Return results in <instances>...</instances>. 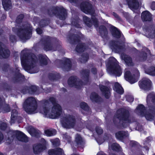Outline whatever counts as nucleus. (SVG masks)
Masks as SVG:
<instances>
[{
  "label": "nucleus",
  "instance_id": "nucleus-1",
  "mask_svg": "<svg viewBox=\"0 0 155 155\" xmlns=\"http://www.w3.org/2000/svg\"><path fill=\"white\" fill-rule=\"evenodd\" d=\"M43 107H38L36 99L30 97L24 102L23 107L28 114H35L39 112L44 117L52 119L57 118L61 113V107L56 103L54 97H51L49 101H45Z\"/></svg>",
  "mask_w": 155,
  "mask_h": 155
},
{
  "label": "nucleus",
  "instance_id": "nucleus-2",
  "mask_svg": "<svg viewBox=\"0 0 155 155\" xmlns=\"http://www.w3.org/2000/svg\"><path fill=\"white\" fill-rule=\"evenodd\" d=\"M24 51L21 53V60L22 66L24 68L28 70H32V73H36L38 71H34L36 63H38L37 58L34 54L27 56L23 54Z\"/></svg>",
  "mask_w": 155,
  "mask_h": 155
},
{
  "label": "nucleus",
  "instance_id": "nucleus-3",
  "mask_svg": "<svg viewBox=\"0 0 155 155\" xmlns=\"http://www.w3.org/2000/svg\"><path fill=\"white\" fill-rule=\"evenodd\" d=\"M109 60L110 61L107 64L108 72L116 76H120L122 73V71L115 59L114 58H111Z\"/></svg>",
  "mask_w": 155,
  "mask_h": 155
},
{
  "label": "nucleus",
  "instance_id": "nucleus-4",
  "mask_svg": "<svg viewBox=\"0 0 155 155\" xmlns=\"http://www.w3.org/2000/svg\"><path fill=\"white\" fill-rule=\"evenodd\" d=\"M136 112L140 116H145L146 119L149 120H153L155 116V107H153L150 109L149 111L146 112L145 107L142 105H140L137 108Z\"/></svg>",
  "mask_w": 155,
  "mask_h": 155
},
{
  "label": "nucleus",
  "instance_id": "nucleus-5",
  "mask_svg": "<svg viewBox=\"0 0 155 155\" xmlns=\"http://www.w3.org/2000/svg\"><path fill=\"white\" fill-rule=\"evenodd\" d=\"M140 75L139 71L137 69L133 70L131 72L126 70L124 77L126 80L131 84H133L137 81Z\"/></svg>",
  "mask_w": 155,
  "mask_h": 155
},
{
  "label": "nucleus",
  "instance_id": "nucleus-6",
  "mask_svg": "<svg viewBox=\"0 0 155 155\" xmlns=\"http://www.w3.org/2000/svg\"><path fill=\"white\" fill-rule=\"evenodd\" d=\"M121 110H118L117 112L116 117L120 120L121 118L122 125L124 127L129 125V124L133 121H131V118L128 114H125L121 112Z\"/></svg>",
  "mask_w": 155,
  "mask_h": 155
},
{
  "label": "nucleus",
  "instance_id": "nucleus-7",
  "mask_svg": "<svg viewBox=\"0 0 155 155\" xmlns=\"http://www.w3.org/2000/svg\"><path fill=\"white\" fill-rule=\"evenodd\" d=\"M61 123L64 127L70 128L74 127L75 124L76 122L74 117L69 115L64 118Z\"/></svg>",
  "mask_w": 155,
  "mask_h": 155
},
{
  "label": "nucleus",
  "instance_id": "nucleus-8",
  "mask_svg": "<svg viewBox=\"0 0 155 155\" xmlns=\"http://www.w3.org/2000/svg\"><path fill=\"white\" fill-rule=\"evenodd\" d=\"M17 34L21 40H24L28 38V36L31 34V30L28 28L20 29L17 30Z\"/></svg>",
  "mask_w": 155,
  "mask_h": 155
},
{
  "label": "nucleus",
  "instance_id": "nucleus-9",
  "mask_svg": "<svg viewBox=\"0 0 155 155\" xmlns=\"http://www.w3.org/2000/svg\"><path fill=\"white\" fill-rule=\"evenodd\" d=\"M81 10L86 14H92L93 12L91 5L88 0H86L84 3L81 5Z\"/></svg>",
  "mask_w": 155,
  "mask_h": 155
},
{
  "label": "nucleus",
  "instance_id": "nucleus-10",
  "mask_svg": "<svg viewBox=\"0 0 155 155\" xmlns=\"http://www.w3.org/2000/svg\"><path fill=\"white\" fill-rule=\"evenodd\" d=\"M68 83L70 86H74L75 87L78 88L79 85L82 84L81 82L78 80L76 77H71L68 79Z\"/></svg>",
  "mask_w": 155,
  "mask_h": 155
},
{
  "label": "nucleus",
  "instance_id": "nucleus-11",
  "mask_svg": "<svg viewBox=\"0 0 155 155\" xmlns=\"http://www.w3.org/2000/svg\"><path fill=\"white\" fill-rule=\"evenodd\" d=\"M151 85V81L147 78H144L139 82V85L141 88L147 89L150 87Z\"/></svg>",
  "mask_w": 155,
  "mask_h": 155
},
{
  "label": "nucleus",
  "instance_id": "nucleus-12",
  "mask_svg": "<svg viewBox=\"0 0 155 155\" xmlns=\"http://www.w3.org/2000/svg\"><path fill=\"white\" fill-rule=\"evenodd\" d=\"M17 139L19 140L24 142H27L28 139L26 136L20 131L17 130L14 132Z\"/></svg>",
  "mask_w": 155,
  "mask_h": 155
},
{
  "label": "nucleus",
  "instance_id": "nucleus-13",
  "mask_svg": "<svg viewBox=\"0 0 155 155\" xmlns=\"http://www.w3.org/2000/svg\"><path fill=\"white\" fill-rule=\"evenodd\" d=\"M110 47L112 50L117 53H119L123 49L121 45H119L117 42H112L110 43Z\"/></svg>",
  "mask_w": 155,
  "mask_h": 155
},
{
  "label": "nucleus",
  "instance_id": "nucleus-14",
  "mask_svg": "<svg viewBox=\"0 0 155 155\" xmlns=\"http://www.w3.org/2000/svg\"><path fill=\"white\" fill-rule=\"evenodd\" d=\"M10 53L9 50L2 48L1 44L0 43V58H8L9 56Z\"/></svg>",
  "mask_w": 155,
  "mask_h": 155
},
{
  "label": "nucleus",
  "instance_id": "nucleus-15",
  "mask_svg": "<svg viewBox=\"0 0 155 155\" xmlns=\"http://www.w3.org/2000/svg\"><path fill=\"white\" fill-rule=\"evenodd\" d=\"M127 1L131 9H137L138 8L140 4L137 0H127Z\"/></svg>",
  "mask_w": 155,
  "mask_h": 155
},
{
  "label": "nucleus",
  "instance_id": "nucleus-16",
  "mask_svg": "<svg viewBox=\"0 0 155 155\" xmlns=\"http://www.w3.org/2000/svg\"><path fill=\"white\" fill-rule=\"evenodd\" d=\"M45 149V146L41 144L35 145L33 147L34 152L35 154H39Z\"/></svg>",
  "mask_w": 155,
  "mask_h": 155
},
{
  "label": "nucleus",
  "instance_id": "nucleus-17",
  "mask_svg": "<svg viewBox=\"0 0 155 155\" xmlns=\"http://www.w3.org/2000/svg\"><path fill=\"white\" fill-rule=\"evenodd\" d=\"M121 56L122 59L128 65L132 66L133 65L132 59L130 57L124 54H122Z\"/></svg>",
  "mask_w": 155,
  "mask_h": 155
},
{
  "label": "nucleus",
  "instance_id": "nucleus-18",
  "mask_svg": "<svg viewBox=\"0 0 155 155\" xmlns=\"http://www.w3.org/2000/svg\"><path fill=\"white\" fill-rule=\"evenodd\" d=\"M100 89L105 97L107 98H108L110 96V89L104 86H101Z\"/></svg>",
  "mask_w": 155,
  "mask_h": 155
},
{
  "label": "nucleus",
  "instance_id": "nucleus-19",
  "mask_svg": "<svg viewBox=\"0 0 155 155\" xmlns=\"http://www.w3.org/2000/svg\"><path fill=\"white\" fill-rule=\"evenodd\" d=\"M141 17L143 21H150L151 19V15L148 11H147L142 12Z\"/></svg>",
  "mask_w": 155,
  "mask_h": 155
},
{
  "label": "nucleus",
  "instance_id": "nucleus-20",
  "mask_svg": "<svg viewBox=\"0 0 155 155\" xmlns=\"http://www.w3.org/2000/svg\"><path fill=\"white\" fill-rule=\"evenodd\" d=\"M63 153L62 150L61 148H57L56 150H50L48 151L49 155H60Z\"/></svg>",
  "mask_w": 155,
  "mask_h": 155
},
{
  "label": "nucleus",
  "instance_id": "nucleus-21",
  "mask_svg": "<svg viewBox=\"0 0 155 155\" xmlns=\"http://www.w3.org/2000/svg\"><path fill=\"white\" fill-rule=\"evenodd\" d=\"M128 135V133L124 131H119L116 134V137L119 140H122L125 137H127Z\"/></svg>",
  "mask_w": 155,
  "mask_h": 155
},
{
  "label": "nucleus",
  "instance_id": "nucleus-22",
  "mask_svg": "<svg viewBox=\"0 0 155 155\" xmlns=\"http://www.w3.org/2000/svg\"><path fill=\"white\" fill-rule=\"evenodd\" d=\"M18 112L16 110H13L11 113V120L10 122L11 123H14L15 121L17 118H20L19 117H18Z\"/></svg>",
  "mask_w": 155,
  "mask_h": 155
},
{
  "label": "nucleus",
  "instance_id": "nucleus-23",
  "mask_svg": "<svg viewBox=\"0 0 155 155\" xmlns=\"http://www.w3.org/2000/svg\"><path fill=\"white\" fill-rule=\"evenodd\" d=\"M2 4L4 9L7 10L11 7V2L10 0H2Z\"/></svg>",
  "mask_w": 155,
  "mask_h": 155
},
{
  "label": "nucleus",
  "instance_id": "nucleus-24",
  "mask_svg": "<svg viewBox=\"0 0 155 155\" xmlns=\"http://www.w3.org/2000/svg\"><path fill=\"white\" fill-rule=\"evenodd\" d=\"M114 90L117 93L122 94L123 93V89L118 83H116L115 84Z\"/></svg>",
  "mask_w": 155,
  "mask_h": 155
},
{
  "label": "nucleus",
  "instance_id": "nucleus-25",
  "mask_svg": "<svg viewBox=\"0 0 155 155\" xmlns=\"http://www.w3.org/2000/svg\"><path fill=\"white\" fill-rule=\"evenodd\" d=\"M147 103L151 101L155 103V93L153 92L149 94L147 96Z\"/></svg>",
  "mask_w": 155,
  "mask_h": 155
},
{
  "label": "nucleus",
  "instance_id": "nucleus-26",
  "mask_svg": "<svg viewBox=\"0 0 155 155\" xmlns=\"http://www.w3.org/2000/svg\"><path fill=\"white\" fill-rule=\"evenodd\" d=\"M145 72L149 75L155 76V67H150L149 69H145Z\"/></svg>",
  "mask_w": 155,
  "mask_h": 155
},
{
  "label": "nucleus",
  "instance_id": "nucleus-27",
  "mask_svg": "<svg viewBox=\"0 0 155 155\" xmlns=\"http://www.w3.org/2000/svg\"><path fill=\"white\" fill-rule=\"evenodd\" d=\"M112 34L113 36L115 38H119L120 36V33L116 28H112Z\"/></svg>",
  "mask_w": 155,
  "mask_h": 155
},
{
  "label": "nucleus",
  "instance_id": "nucleus-28",
  "mask_svg": "<svg viewBox=\"0 0 155 155\" xmlns=\"http://www.w3.org/2000/svg\"><path fill=\"white\" fill-rule=\"evenodd\" d=\"M39 59L40 63L41 65H45L47 64V61L46 57L41 55L39 57Z\"/></svg>",
  "mask_w": 155,
  "mask_h": 155
},
{
  "label": "nucleus",
  "instance_id": "nucleus-29",
  "mask_svg": "<svg viewBox=\"0 0 155 155\" xmlns=\"http://www.w3.org/2000/svg\"><path fill=\"white\" fill-rule=\"evenodd\" d=\"M109 148L110 149H112L116 151H120L121 150V147L117 143H114L112 145L109 144Z\"/></svg>",
  "mask_w": 155,
  "mask_h": 155
},
{
  "label": "nucleus",
  "instance_id": "nucleus-30",
  "mask_svg": "<svg viewBox=\"0 0 155 155\" xmlns=\"http://www.w3.org/2000/svg\"><path fill=\"white\" fill-rule=\"evenodd\" d=\"M56 131L54 129L48 130L45 131V135L48 136H51L56 134Z\"/></svg>",
  "mask_w": 155,
  "mask_h": 155
},
{
  "label": "nucleus",
  "instance_id": "nucleus-31",
  "mask_svg": "<svg viewBox=\"0 0 155 155\" xmlns=\"http://www.w3.org/2000/svg\"><path fill=\"white\" fill-rule=\"evenodd\" d=\"M61 14L59 16V18L61 20H64L67 16L66 10L63 8H61Z\"/></svg>",
  "mask_w": 155,
  "mask_h": 155
},
{
  "label": "nucleus",
  "instance_id": "nucleus-32",
  "mask_svg": "<svg viewBox=\"0 0 155 155\" xmlns=\"http://www.w3.org/2000/svg\"><path fill=\"white\" fill-rule=\"evenodd\" d=\"M75 141L78 145H81L83 143L82 138L78 134H77L76 135Z\"/></svg>",
  "mask_w": 155,
  "mask_h": 155
},
{
  "label": "nucleus",
  "instance_id": "nucleus-33",
  "mask_svg": "<svg viewBox=\"0 0 155 155\" xmlns=\"http://www.w3.org/2000/svg\"><path fill=\"white\" fill-rule=\"evenodd\" d=\"M98 98L97 94L95 93H92L91 95L90 99L93 101H97Z\"/></svg>",
  "mask_w": 155,
  "mask_h": 155
},
{
  "label": "nucleus",
  "instance_id": "nucleus-34",
  "mask_svg": "<svg viewBox=\"0 0 155 155\" xmlns=\"http://www.w3.org/2000/svg\"><path fill=\"white\" fill-rule=\"evenodd\" d=\"M84 48L83 44H80L78 45L76 47V51L78 52H80L84 51Z\"/></svg>",
  "mask_w": 155,
  "mask_h": 155
},
{
  "label": "nucleus",
  "instance_id": "nucleus-35",
  "mask_svg": "<svg viewBox=\"0 0 155 155\" xmlns=\"http://www.w3.org/2000/svg\"><path fill=\"white\" fill-rule=\"evenodd\" d=\"M83 20L86 24L89 27L91 26V21L90 19L87 16H84L83 17Z\"/></svg>",
  "mask_w": 155,
  "mask_h": 155
},
{
  "label": "nucleus",
  "instance_id": "nucleus-36",
  "mask_svg": "<svg viewBox=\"0 0 155 155\" xmlns=\"http://www.w3.org/2000/svg\"><path fill=\"white\" fill-rule=\"evenodd\" d=\"M51 141L53 145L54 146H58L60 144V140L58 138H56L54 140H51Z\"/></svg>",
  "mask_w": 155,
  "mask_h": 155
},
{
  "label": "nucleus",
  "instance_id": "nucleus-37",
  "mask_svg": "<svg viewBox=\"0 0 155 155\" xmlns=\"http://www.w3.org/2000/svg\"><path fill=\"white\" fill-rule=\"evenodd\" d=\"M44 49L46 51L52 50V46L49 43H46L45 45Z\"/></svg>",
  "mask_w": 155,
  "mask_h": 155
},
{
  "label": "nucleus",
  "instance_id": "nucleus-38",
  "mask_svg": "<svg viewBox=\"0 0 155 155\" xmlns=\"http://www.w3.org/2000/svg\"><path fill=\"white\" fill-rule=\"evenodd\" d=\"M81 107L83 109L87 110L88 109V107L85 102H82L80 104Z\"/></svg>",
  "mask_w": 155,
  "mask_h": 155
},
{
  "label": "nucleus",
  "instance_id": "nucleus-39",
  "mask_svg": "<svg viewBox=\"0 0 155 155\" xmlns=\"http://www.w3.org/2000/svg\"><path fill=\"white\" fill-rule=\"evenodd\" d=\"M96 131L97 133L99 135L102 134L103 132L102 129L99 127H97L96 128Z\"/></svg>",
  "mask_w": 155,
  "mask_h": 155
},
{
  "label": "nucleus",
  "instance_id": "nucleus-40",
  "mask_svg": "<svg viewBox=\"0 0 155 155\" xmlns=\"http://www.w3.org/2000/svg\"><path fill=\"white\" fill-rule=\"evenodd\" d=\"M92 21L93 22L95 26L96 27H97L98 24H97V19L95 18H92Z\"/></svg>",
  "mask_w": 155,
  "mask_h": 155
},
{
  "label": "nucleus",
  "instance_id": "nucleus-41",
  "mask_svg": "<svg viewBox=\"0 0 155 155\" xmlns=\"http://www.w3.org/2000/svg\"><path fill=\"white\" fill-rule=\"evenodd\" d=\"M24 15L22 14L20 15H19L17 17L16 20V22H18L21 21L24 18Z\"/></svg>",
  "mask_w": 155,
  "mask_h": 155
},
{
  "label": "nucleus",
  "instance_id": "nucleus-42",
  "mask_svg": "<svg viewBox=\"0 0 155 155\" xmlns=\"http://www.w3.org/2000/svg\"><path fill=\"white\" fill-rule=\"evenodd\" d=\"M127 100L128 102H131L134 100V98L132 96H128L127 97Z\"/></svg>",
  "mask_w": 155,
  "mask_h": 155
},
{
  "label": "nucleus",
  "instance_id": "nucleus-43",
  "mask_svg": "<svg viewBox=\"0 0 155 155\" xmlns=\"http://www.w3.org/2000/svg\"><path fill=\"white\" fill-rule=\"evenodd\" d=\"M31 89L32 91V92H31V93L32 94L35 92L37 89V88L36 86H34L31 87Z\"/></svg>",
  "mask_w": 155,
  "mask_h": 155
},
{
  "label": "nucleus",
  "instance_id": "nucleus-44",
  "mask_svg": "<svg viewBox=\"0 0 155 155\" xmlns=\"http://www.w3.org/2000/svg\"><path fill=\"white\" fill-rule=\"evenodd\" d=\"M72 25H74L77 28H79L81 27V25L79 22H77L76 24H75L74 22H73L72 23Z\"/></svg>",
  "mask_w": 155,
  "mask_h": 155
},
{
  "label": "nucleus",
  "instance_id": "nucleus-45",
  "mask_svg": "<svg viewBox=\"0 0 155 155\" xmlns=\"http://www.w3.org/2000/svg\"><path fill=\"white\" fill-rule=\"evenodd\" d=\"M6 126L7 125L5 123H3L1 126L0 128L2 130H4L6 128Z\"/></svg>",
  "mask_w": 155,
  "mask_h": 155
},
{
  "label": "nucleus",
  "instance_id": "nucleus-46",
  "mask_svg": "<svg viewBox=\"0 0 155 155\" xmlns=\"http://www.w3.org/2000/svg\"><path fill=\"white\" fill-rule=\"evenodd\" d=\"M10 39L13 42L15 40V37L14 35H12L10 37Z\"/></svg>",
  "mask_w": 155,
  "mask_h": 155
},
{
  "label": "nucleus",
  "instance_id": "nucleus-47",
  "mask_svg": "<svg viewBox=\"0 0 155 155\" xmlns=\"http://www.w3.org/2000/svg\"><path fill=\"white\" fill-rule=\"evenodd\" d=\"M67 66L68 67L70 68L71 67V61L69 59H67Z\"/></svg>",
  "mask_w": 155,
  "mask_h": 155
},
{
  "label": "nucleus",
  "instance_id": "nucleus-48",
  "mask_svg": "<svg viewBox=\"0 0 155 155\" xmlns=\"http://www.w3.org/2000/svg\"><path fill=\"white\" fill-rule=\"evenodd\" d=\"M4 136L3 134L0 132V144L3 139Z\"/></svg>",
  "mask_w": 155,
  "mask_h": 155
},
{
  "label": "nucleus",
  "instance_id": "nucleus-49",
  "mask_svg": "<svg viewBox=\"0 0 155 155\" xmlns=\"http://www.w3.org/2000/svg\"><path fill=\"white\" fill-rule=\"evenodd\" d=\"M5 112H8L10 111V108L8 105H7L4 110Z\"/></svg>",
  "mask_w": 155,
  "mask_h": 155
},
{
  "label": "nucleus",
  "instance_id": "nucleus-50",
  "mask_svg": "<svg viewBox=\"0 0 155 155\" xmlns=\"http://www.w3.org/2000/svg\"><path fill=\"white\" fill-rule=\"evenodd\" d=\"M36 31L38 34H40L42 33V30L40 28H37L36 29Z\"/></svg>",
  "mask_w": 155,
  "mask_h": 155
},
{
  "label": "nucleus",
  "instance_id": "nucleus-51",
  "mask_svg": "<svg viewBox=\"0 0 155 155\" xmlns=\"http://www.w3.org/2000/svg\"><path fill=\"white\" fill-rule=\"evenodd\" d=\"M63 137L65 139L68 141H69V139L70 138V136H67L66 135H64Z\"/></svg>",
  "mask_w": 155,
  "mask_h": 155
},
{
  "label": "nucleus",
  "instance_id": "nucleus-52",
  "mask_svg": "<svg viewBox=\"0 0 155 155\" xmlns=\"http://www.w3.org/2000/svg\"><path fill=\"white\" fill-rule=\"evenodd\" d=\"M151 8L153 10H155V2H153L151 5Z\"/></svg>",
  "mask_w": 155,
  "mask_h": 155
},
{
  "label": "nucleus",
  "instance_id": "nucleus-53",
  "mask_svg": "<svg viewBox=\"0 0 155 155\" xmlns=\"http://www.w3.org/2000/svg\"><path fill=\"white\" fill-rule=\"evenodd\" d=\"M97 155H106L103 152L100 151L99 152Z\"/></svg>",
  "mask_w": 155,
  "mask_h": 155
},
{
  "label": "nucleus",
  "instance_id": "nucleus-54",
  "mask_svg": "<svg viewBox=\"0 0 155 155\" xmlns=\"http://www.w3.org/2000/svg\"><path fill=\"white\" fill-rule=\"evenodd\" d=\"M83 59H85V61H83L82 60H81V62L82 63H84L86 61H87V59H88V56H87L85 58H83Z\"/></svg>",
  "mask_w": 155,
  "mask_h": 155
},
{
  "label": "nucleus",
  "instance_id": "nucleus-55",
  "mask_svg": "<svg viewBox=\"0 0 155 155\" xmlns=\"http://www.w3.org/2000/svg\"><path fill=\"white\" fill-rule=\"evenodd\" d=\"M92 71L94 74L96 72V68H93L92 69Z\"/></svg>",
  "mask_w": 155,
  "mask_h": 155
},
{
  "label": "nucleus",
  "instance_id": "nucleus-56",
  "mask_svg": "<svg viewBox=\"0 0 155 155\" xmlns=\"http://www.w3.org/2000/svg\"><path fill=\"white\" fill-rule=\"evenodd\" d=\"M146 57H147L146 54H144L143 58V59H142V60H144L145 59H146Z\"/></svg>",
  "mask_w": 155,
  "mask_h": 155
},
{
  "label": "nucleus",
  "instance_id": "nucleus-57",
  "mask_svg": "<svg viewBox=\"0 0 155 155\" xmlns=\"http://www.w3.org/2000/svg\"><path fill=\"white\" fill-rule=\"evenodd\" d=\"M113 15L115 17L117 18H118V16L116 14L114 13H113Z\"/></svg>",
  "mask_w": 155,
  "mask_h": 155
},
{
  "label": "nucleus",
  "instance_id": "nucleus-58",
  "mask_svg": "<svg viewBox=\"0 0 155 155\" xmlns=\"http://www.w3.org/2000/svg\"><path fill=\"white\" fill-rule=\"evenodd\" d=\"M15 28H13L12 30H13V31H14V32H16V30H15Z\"/></svg>",
  "mask_w": 155,
  "mask_h": 155
},
{
  "label": "nucleus",
  "instance_id": "nucleus-59",
  "mask_svg": "<svg viewBox=\"0 0 155 155\" xmlns=\"http://www.w3.org/2000/svg\"><path fill=\"white\" fill-rule=\"evenodd\" d=\"M69 2H73L74 1V0H68Z\"/></svg>",
  "mask_w": 155,
  "mask_h": 155
},
{
  "label": "nucleus",
  "instance_id": "nucleus-60",
  "mask_svg": "<svg viewBox=\"0 0 155 155\" xmlns=\"http://www.w3.org/2000/svg\"><path fill=\"white\" fill-rule=\"evenodd\" d=\"M0 155H3V154L2 153H0Z\"/></svg>",
  "mask_w": 155,
  "mask_h": 155
},
{
  "label": "nucleus",
  "instance_id": "nucleus-61",
  "mask_svg": "<svg viewBox=\"0 0 155 155\" xmlns=\"http://www.w3.org/2000/svg\"><path fill=\"white\" fill-rule=\"evenodd\" d=\"M155 155V154H154V155Z\"/></svg>",
  "mask_w": 155,
  "mask_h": 155
}]
</instances>
